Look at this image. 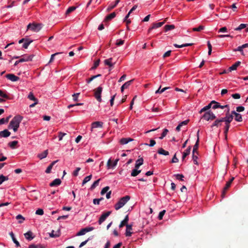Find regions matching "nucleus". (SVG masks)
Returning a JSON list of instances; mask_svg holds the SVG:
<instances>
[{"label":"nucleus","instance_id":"1","mask_svg":"<svg viewBox=\"0 0 248 248\" xmlns=\"http://www.w3.org/2000/svg\"><path fill=\"white\" fill-rule=\"evenodd\" d=\"M23 119V117L18 115L15 116L10 122L9 129H13L14 132H16L19 126V124Z\"/></svg>","mask_w":248,"mask_h":248},{"label":"nucleus","instance_id":"2","mask_svg":"<svg viewBox=\"0 0 248 248\" xmlns=\"http://www.w3.org/2000/svg\"><path fill=\"white\" fill-rule=\"evenodd\" d=\"M130 199V197L128 195L121 198L114 206L115 210H118L123 207Z\"/></svg>","mask_w":248,"mask_h":248},{"label":"nucleus","instance_id":"3","mask_svg":"<svg viewBox=\"0 0 248 248\" xmlns=\"http://www.w3.org/2000/svg\"><path fill=\"white\" fill-rule=\"evenodd\" d=\"M43 25L41 23H30L27 26V30H31L33 31L38 32L42 28Z\"/></svg>","mask_w":248,"mask_h":248},{"label":"nucleus","instance_id":"4","mask_svg":"<svg viewBox=\"0 0 248 248\" xmlns=\"http://www.w3.org/2000/svg\"><path fill=\"white\" fill-rule=\"evenodd\" d=\"M233 116L232 114H230V108H228L225 115V117H222L223 122H225V124H230L232 122Z\"/></svg>","mask_w":248,"mask_h":248},{"label":"nucleus","instance_id":"5","mask_svg":"<svg viewBox=\"0 0 248 248\" xmlns=\"http://www.w3.org/2000/svg\"><path fill=\"white\" fill-rule=\"evenodd\" d=\"M202 118L209 121L210 120H214L216 118V115L211 111H209L205 112L202 116Z\"/></svg>","mask_w":248,"mask_h":248},{"label":"nucleus","instance_id":"6","mask_svg":"<svg viewBox=\"0 0 248 248\" xmlns=\"http://www.w3.org/2000/svg\"><path fill=\"white\" fill-rule=\"evenodd\" d=\"M102 90L103 88L99 86L94 90V97H95L96 100L99 102H101L102 101L101 95L102 92Z\"/></svg>","mask_w":248,"mask_h":248},{"label":"nucleus","instance_id":"7","mask_svg":"<svg viewBox=\"0 0 248 248\" xmlns=\"http://www.w3.org/2000/svg\"><path fill=\"white\" fill-rule=\"evenodd\" d=\"M111 212V211H108L105 213H104L100 217L99 220H98V223L99 224H101L108 217Z\"/></svg>","mask_w":248,"mask_h":248},{"label":"nucleus","instance_id":"8","mask_svg":"<svg viewBox=\"0 0 248 248\" xmlns=\"http://www.w3.org/2000/svg\"><path fill=\"white\" fill-rule=\"evenodd\" d=\"M164 23L165 22L163 21L161 22L153 23L152 26L148 29V32L149 33L152 31V30L161 27L164 24Z\"/></svg>","mask_w":248,"mask_h":248},{"label":"nucleus","instance_id":"9","mask_svg":"<svg viewBox=\"0 0 248 248\" xmlns=\"http://www.w3.org/2000/svg\"><path fill=\"white\" fill-rule=\"evenodd\" d=\"M6 78L12 81H16L19 79V78L15 76L13 74H7L5 76Z\"/></svg>","mask_w":248,"mask_h":248},{"label":"nucleus","instance_id":"10","mask_svg":"<svg viewBox=\"0 0 248 248\" xmlns=\"http://www.w3.org/2000/svg\"><path fill=\"white\" fill-rule=\"evenodd\" d=\"M103 123L102 122H94L92 124L91 130H93V128L103 127Z\"/></svg>","mask_w":248,"mask_h":248},{"label":"nucleus","instance_id":"11","mask_svg":"<svg viewBox=\"0 0 248 248\" xmlns=\"http://www.w3.org/2000/svg\"><path fill=\"white\" fill-rule=\"evenodd\" d=\"M34 55H25L23 57V58L20 59L19 60V62H28V61H31L32 60V58H33Z\"/></svg>","mask_w":248,"mask_h":248},{"label":"nucleus","instance_id":"12","mask_svg":"<svg viewBox=\"0 0 248 248\" xmlns=\"http://www.w3.org/2000/svg\"><path fill=\"white\" fill-rule=\"evenodd\" d=\"M126 229L125 232L126 236H130L132 234V232H131V230H132V225L129 224L126 225Z\"/></svg>","mask_w":248,"mask_h":248},{"label":"nucleus","instance_id":"13","mask_svg":"<svg viewBox=\"0 0 248 248\" xmlns=\"http://www.w3.org/2000/svg\"><path fill=\"white\" fill-rule=\"evenodd\" d=\"M134 139L130 138H122L120 140V143L122 145H124L127 143H128L130 141H133Z\"/></svg>","mask_w":248,"mask_h":248},{"label":"nucleus","instance_id":"14","mask_svg":"<svg viewBox=\"0 0 248 248\" xmlns=\"http://www.w3.org/2000/svg\"><path fill=\"white\" fill-rule=\"evenodd\" d=\"M61 234L60 230L59 229L56 232H55L54 230H52L51 233H49V236L51 237L55 238L60 236Z\"/></svg>","mask_w":248,"mask_h":248},{"label":"nucleus","instance_id":"15","mask_svg":"<svg viewBox=\"0 0 248 248\" xmlns=\"http://www.w3.org/2000/svg\"><path fill=\"white\" fill-rule=\"evenodd\" d=\"M223 122L222 118L219 119H217L211 125V127L213 128L214 126L218 127L222 124V123Z\"/></svg>","mask_w":248,"mask_h":248},{"label":"nucleus","instance_id":"16","mask_svg":"<svg viewBox=\"0 0 248 248\" xmlns=\"http://www.w3.org/2000/svg\"><path fill=\"white\" fill-rule=\"evenodd\" d=\"M11 134V133L7 129H5L0 132V137L7 138L9 137Z\"/></svg>","mask_w":248,"mask_h":248},{"label":"nucleus","instance_id":"17","mask_svg":"<svg viewBox=\"0 0 248 248\" xmlns=\"http://www.w3.org/2000/svg\"><path fill=\"white\" fill-rule=\"evenodd\" d=\"M61 180L60 179L57 178L50 183L49 186L51 187L59 186L61 184Z\"/></svg>","mask_w":248,"mask_h":248},{"label":"nucleus","instance_id":"18","mask_svg":"<svg viewBox=\"0 0 248 248\" xmlns=\"http://www.w3.org/2000/svg\"><path fill=\"white\" fill-rule=\"evenodd\" d=\"M128 220H129L128 216L126 215L124 219L122 221H121V222L120 223V224L119 225V227L120 228H122L124 226H126V225H128L127 224Z\"/></svg>","mask_w":248,"mask_h":248},{"label":"nucleus","instance_id":"19","mask_svg":"<svg viewBox=\"0 0 248 248\" xmlns=\"http://www.w3.org/2000/svg\"><path fill=\"white\" fill-rule=\"evenodd\" d=\"M199 139L198 138V139L197 140L196 143L194 145L192 153L196 154L197 155L198 154V147H199Z\"/></svg>","mask_w":248,"mask_h":248},{"label":"nucleus","instance_id":"20","mask_svg":"<svg viewBox=\"0 0 248 248\" xmlns=\"http://www.w3.org/2000/svg\"><path fill=\"white\" fill-rule=\"evenodd\" d=\"M241 62L240 61H237L234 64L232 65L231 67H229V71H232V70H235L237 69V68L240 65Z\"/></svg>","mask_w":248,"mask_h":248},{"label":"nucleus","instance_id":"21","mask_svg":"<svg viewBox=\"0 0 248 248\" xmlns=\"http://www.w3.org/2000/svg\"><path fill=\"white\" fill-rule=\"evenodd\" d=\"M112 58H110L108 59H106L104 61V63L106 65H107L109 66V67H113L115 62L112 63Z\"/></svg>","mask_w":248,"mask_h":248},{"label":"nucleus","instance_id":"22","mask_svg":"<svg viewBox=\"0 0 248 248\" xmlns=\"http://www.w3.org/2000/svg\"><path fill=\"white\" fill-rule=\"evenodd\" d=\"M9 234H10V236L11 237L13 241L16 244V247H19L20 246V244L18 242V241H17V240L15 237V235H14V233L12 232H10Z\"/></svg>","mask_w":248,"mask_h":248},{"label":"nucleus","instance_id":"23","mask_svg":"<svg viewBox=\"0 0 248 248\" xmlns=\"http://www.w3.org/2000/svg\"><path fill=\"white\" fill-rule=\"evenodd\" d=\"M191 151V147L189 146L186 150L183 153L182 156V160H184L185 158L189 155Z\"/></svg>","mask_w":248,"mask_h":248},{"label":"nucleus","instance_id":"24","mask_svg":"<svg viewBox=\"0 0 248 248\" xmlns=\"http://www.w3.org/2000/svg\"><path fill=\"white\" fill-rule=\"evenodd\" d=\"M116 16V13L115 12H113L112 13H111L110 14L108 15L104 21H109L110 20H111L112 19H113V18H114Z\"/></svg>","mask_w":248,"mask_h":248},{"label":"nucleus","instance_id":"25","mask_svg":"<svg viewBox=\"0 0 248 248\" xmlns=\"http://www.w3.org/2000/svg\"><path fill=\"white\" fill-rule=\"evenodd\" d=\"M58 161V160H56V161H53L48 166V167L47 168V169H46L45 172L46 173H49L51 171V170L53 167V166L54 165V164L57 162Z\"/></svg>","mask_w":248,"mask_h":248},{"label":"nucleus","instance_id":"26","mask_svg":"<svg viewBox=\"0 0 248 248\" xmlns=\"http://www.w3.org/2000/svg\"><path fill=\"white\" fill-rule=\"evenodd\" d=\"M32 233L30 231H29L24 234L25 238L29 241H31L33 238V237L32 236Z\"/></svg>","mask_w":248,"mask_h":248},{"label":"nucleus","instance_id":"27","mask_svg":"<svg viewBox=\"0 0 248 248\" xmlns=\"http://www.w3.org/2000/svg\"><path fill=\"white\" fill-rule=\"evenodd\" d=\"M143 159L142 158H140L138 159L135 164V168L137 169H139V167L143 164Z\"/></svg>","mask_w":248,"mask_h":248},{"label":"nucleus","instance_id":"28","mask_svg":"<svg viewBox=\"0 0 248 248\" xmlns=\"http://www.w3.org/2000/svg\"><path fill=\"white\" fill-rule=\"evenodd\" d=\"M47 154H48V150H45L43 153L39 154L38 155V157L40 159H42L46 157L47 155Z\"/></svg>","mask_w":248,"mask_h":248},{"label":"nucleus","instance_id":"29","mask_svg":"<svg viewBox=\"0 0 248 248\" xmlns=\"http://www.w3.org/2000/svg\"><path fill=\"white\" fill-rule=\"evenodd\" d=\"M231 185V184H230V183H228V182H227V183L225 185V186L224 187L223 191H222V195H221L222 197H224L225 196L226 192L228 190V189L230 187Z\"/></svg>","mask_w":248,"mask_h":248},{"label":"nucleus","instance_id":"30","mask_svg":"<svg viewBox=\"0 0 248 248\" xmlns=\"http://www.w3.org/2000/svg\"><path fill=\"white\" fill-rule=\"evenodd\" d=\"M157 153H158V154H159L160 155H169V152L165 151L162 148H160L158 150Z\"/></svg>","mask_w":248,"mask_h":248},{"label":"nucleus","instance_id":"31","mask_svg":"<svg viewBox=\"0 0 248 248\" xmlns=\"http://www.w3.org/2000/svg\"><path fill=\"white\" fill-rule=\"evenodd\" d=\"M120 1V0H116L114 4H110L109 5L107 8L108 11H110L112 9H113L114 7L116 6V5L118 4V3Z\"/></svg>","mask_w":248,"mask_h":248},{"label":"nucleus","instance_id":"32","mask_svg":"<svg viewBox=\"0 0 248 248\" xmlns=\"http://www.w3.org/2000/svg\"><path fill=\"white\" fill-rule=\"evenodd\" d=\"M193 45V43H186L183 45H179L176 44H174V46L177 48H182L183 47H186L188 46H192Z\"/></svg>","mask_w":248,"mask_h":248},{"label":"nucleus","instance_id":"33","mask_svg":"<svg viewBox=\"0 0 248 248\" xmlns=\"http://www.w3.org/2000/svg\"><path fill=\"white\" fill-rule=\"evenodd\" d=\"M211 107H212V104H211V102L208 105L205 106L202 109H201V110L200 111V113H202V112H203L204 111L208 110L211 108H212Z\"/></svg>","mask_w":248,"mask_h":248},{"label":"nucleus","instance_id":"34","mask_svg":"<svg viewBox=\"0 0 248 248\" xmlns=\"http://www.w3.org/2000/svg\"><path fill=\"white\" fill-rule=\"evenodd\" d=\"M212 104V108L213 109H215L217 108H219V103L218 102H216L215 100H213L211 101Z\"/></svg>","mask_w":248,"mask_h":248},{"label":"nucleus","instance_id":"35","mask_svg":"<svg viewBox=\"0 0 248 248\" xmlns=\"http://www.w3.org/2000/svg\"><path fill=\"white\" fill-rule=\"evenodd\" d=\"M28 98L31 100H32L33 101H37L38 99L35 97L33 93L32 92H30L28 95Z\"/></svg>","mask_w":248,"mask_h":248},{"label":"nucleus","instance_id":"36","mask_svg":"<svg viewBox=\"0 0 248 248\" xmlns=\"http://www.w3.org/2000/svg\"><path fill=\"white\" fill-rule=\"evenodd\" d=\"M138 169L135 168V169L132 170L131 173L132 176H136L139 173H140L141 170H138Z\"/></svg>","mask_w":248,"mask_h":248},{"label":"nucleus","instance_id":"37","mask_svg":"<svg viewBox=\"0 0 248 248\" xmlns=\"http://www.w3.org/2000/svg\"><path fill=\"white\" fill-rule=\"evenodd\" d=\"M100 180V179H99L97 180L96 181H95V182H94V183L91 185V186L90 187V189L91 190H93L97 186H98Z\"/></svg>","mask_w":248,"mask_h":248},{"label":"nucleus","instance_id":"38","mask_svg":"<svg viewBox=\"0 0 248 248\" xmlns=\"http://www.w3.org/2000/svg\"><path fill=\"white\" fill-rule=\"evenodd\" d=\"M174 28L175 26L174 25H166L164 27L165 31H169L174 29Z\"/></svg>","mask_w":248,"mask_h":248},{"label":"nucleus","instance_id":"39","mask_svg":"<svg viewBox=\"0 0 248 248\" xmlns=\"http://www.w3.org/2000/svg\"><path fill=\"white\" fill-rule=\"evenodd\" d=\"M11 116L10 115L7 117L6 118H2L0 119V125L3 124L4 123H7L8 122L9 119L11 118Z\"/></svg>","mask_w":248,"mask_h":248},{"label":"nucleus","instance_id":"40","mask_svg":"<svg viewBox=\"0 0 248 248\" xmlns=\"http://www.w3.org/2000/svg\"><path fill=\"white\" fill-rule=\"evenodd\" d=\"M230 126V124H225L224 132V135H225L226 139H227V133L228 132Z\"/></svg>","mask_w":248,"mask_h":248},{"label":"nucleus","instance_id":"41","mask_svg":"<svg viewBox=\"0 0 248 248\" xmlns=\"http://www.w3.org/2000/svg\"><path fill=\"white\" fill-rule=\"evenodd\" d=\"M234 120L237 122H242L243 120L242 115L240 114L237 113V114H236L235 116H234Z\"/></svg>","mask_w":248,"mask_h":248},{"label":"nucleus","instance_id":"42","mask_svg":"<svg viewBox=\"0 0 248 248\" xmlns=\"http://www.w3.org/2000/svg\"><path fill=\"white\" fill-rule=\"evenodd\" d=\"M76 8H77V7H76V6H71L67 9L65 14L66 15H68L70 13H71V12L75 11L76 9Z\"/></svg>","mask_w":248,"mask_h":248},{"label":"nucleus","instance_id":"43","mask_svg":"<svg viewBox=\"0 0 248 248\" xmlns=\"http://www.w3.org/2000/svg\"><path fill=\"white\" fill-rule=\"evenodd\" d=\"M29 248H46L45 246L38 244V245H34L31 244L30 245L29 247Z\"/></svg>","mask_w":248,"mask_h":248},{"label":"nucleus","instance_id":"44","mask_svg":"<svg viewBox=\"0 0 248 248\" xmlns=\"http://www.w3.org/2000/svg\"><path fill=\"white\" fill-rule=\"evenodd\" d=\"M18 144V141L14 140L8 143L9 146L12 149H15L16 146Z\"/></svg>","mask_w":248,"mask_h":248},{"label":"nucleus","instance_id":"45","mask_svg":"<svg viewBox=\"0 0 248 248\" xmlns=\"http://www.w3.org/2000/svg\"><path fill=\"white\" fill-rule=\"evenodd\" d=\"M92 177V175H90L89 176H86L82 182V186L85 185L86 183H87L88 182L91 180V178Z\"/></svg>","mask_w":248,"mask_h":248},{"label":"nucleus","instance_id":"46","mask_svg":"<svg viewBox=\"0 0 248 248\" xmlns=\"http://www.w3.org/2000/svg\"><path fill=\"white\" fill-rule=\"evenodd\" d=\"M16 219L18 220V223H22L25 220V218L21 215H18L16 216Z\"/></svg>","mask_w":248,"mask_h":248},{"label":"nucleus","instance_id":"47","mask_svg":"<svg viewBox=\"0 0 248 248\" xmlns=\"http://www.w3.org/2000/svg\"><path fill=\"white\" fill-rule=\"evenodd\" d=\"M170 87H165L162 89H161V86H160L159 88L155 91V93H161L164 91H165L166 90L169 89Z\"/></svg>","mask_w":248,"mask_h":248},{"label":"nucleus","instance_id":"48","mask_svg":"<svg viewBox=\"0 0 248 248\" xmlns=\"http://www.w3.org/2000/svg\"><path fill=\"white\" fill-rule=\"evenodd\" d=\"M25 42L23 45V47L26 49L29 46V45L32 42V40L28 41V40H25Z\"/></svg>","mask_w":248,"mask_h":248},{"label":"nucleus","instance_id":"49","mask_svg":"<svg viewBox=\"0 0 248 248\" xmlns=\"http://www.w3.org/2000/svg\"><path fill=\"white\" fill-rule=\"evenodd\" d=\"M174 176L177 180H179L181 181H184L183 178L184 177V176L182 174H176L174 175Z\"/></svg>","mask_w":248,"mask_h":248},{"label":"nucleus","instance_id":"50","mask_svg":"<svg viewBox=\"0 0 248 248\" xmlns=\"http://www.w3.org/2000/svg\"><path fill=\"white\" fill-rule=\"evenodd\" d=\"M134 79L129 80L126 82L124 84H123L124 86L125 89H127L129 86L131 84V83L133 82Z\"/></svg>","mask_w":248,"mask_h":248},{"label":"nucleus","instance_id":"51","mask_svg":"<svg viewBox=\"0 0 248 248\" xmlns=\"http://www.w3.org/2000/svg\"><path fill=\"white\" fill-rule=\"evenodd\" d=\"M247 24H241L237 28L234 29L235 31H240L243 29L247 27Z\"/></svg>","mask_w":248,"mask_h":248},{"label":"nucleus","instance_id":"52","mask_svg":"<svg viewBox=\"0 0 248 248\" xmlns=\"http://www.w3.org/2000/svg\"><path fill=\"white\" fill-rule=\"evenodd\" d=\"M204 29V26L202 25H200L198 28H194L192 29V30L194 31H200Z\"/></svg>","mask_w":248,"mask_h":248},{"label":"nucleus","instance_id":"53","mask_svg":"<svg viewBox=\"0 0 248 248\" xmlns=\"http://www.w3.org/2000/svg\"><path fill=\"white\" fill-rule=\"evenodd\" d=\"M196 154L192 153V159H193L194 163L195 164L197 165L198 164V162H197L198 156Z\"/></svg>","mask_w":248,"mask_h":248},{"label":"nucleus","instance_id":"54","mask_svg":"<svg viewBox=\"0 0 248 248\" xmlns=\"http://www.w3.org/2000/svg\"><path fill=\"white\" fill-rule=\"evenodd\" d=\"M109 189V187L108 186H107L105 187H104L101 191V194L102 195L105 194L106 193H107L108 192V191Z\"/></svg>","mask_w":248,"mask_h":248},{"label":"nucleus","instance_id":"55","mask_svg":"<svg viewBox=\"0 0 248 248\" xmlns=\"http://www.w3.org/2000/svg\"><path fill=\"white\" fill-rule=\"evenodd\" d=\"M0 96L6 99L9 98L8 95L1 90H0Z\"/></svg>","mask_w":248,"mask_h":248},{"label":"nucleus","instance_id":"56","mask_svg":"<svg viewBox=\"0 0 248 248\" xmlns=\"http://www.w3.org/2000/svg\"><path fill=\"white\" fill-rule=\"evenodd\" d=\"M168 130L167 129H164L162 134H161V137H159V139H162L164 137H165L166 135L167 134L168 132Z\"/></svg>","mask_w":248,"mask_h":248},{"label":"nucleus","instance_id":"57","mask_svg":"<svg viewBox=\"0 0 248 248\" xmlns=\"http://www.w3.org/2000/svg\"><path fill=\"white\" fill-rule=\"evenodd\" d=\"M100 63V60L98 59L96 60L94 63L93 66L92 67V69H95L97 68V67L99 65Z\"/></svg>","mask_w":248,"mask_h":248},{"label":"nucleus","instance_id":"58","mask_svg":"<svg viewBox=\"0 0 248 248\" xmlns=\"http://www.w3.org/2000/svg\"><path fill=\"white\" fill-rule=\"evenodd\" d=\"M166 212V211L165 210L161 211L159 214V215H158V218L159 219V220H161L163 218V216L164 215L165 213Z\"/></svg>","mask_w":248,"mask_h":248},{"label":"nucleus","instance_id":"59","mask_svg":"<svg viewBox=\"0 0 248 248\" xmlns=\"http://www.w3.org/2000/svg\"><path fill=\"white\" fill-rule=\"evenodd\" d=\"M150 144H147V143H145V144L146 145H148V146H150V147H153V146H154L155 144V143H156L155 141V140H150Z\"/></svg>","mask_w":248,"mask_h":248},{"label":"nucleus","instance_id":"60","mask_svg":"<svg viewBox=\"0 0 248 248\" xmlns=\"http://www.w3.org/2000/svg\"><path fill=\"white\" fill-rule=\"evenodd\" d=\"M124 40H123L121 39L117 40L116 41V45L118 46L122 45L124 44Z\"/></svg>","mask_w":248,"mask_h":248},{"label":"nucleus","instance_id":"61","mask_svg":"<svg viewBox=\"0 0 248 248\" xmlns=\"http://www.w3.org/2000/svg\"><path fill=\"white\" fill-rule=\"evenodd\" d=\"M35 214L39 215H43L44 214V211L42 209H38L36 211Z\"/></svg>","mask_w":248,"mask_h":248},{"label":"nucleus","instance_id":"62","mask_svg":"<svg viewBox=\"0 0 248 248\" xmlns=\"http://www.w3.org/2000/svg\"><path fill=\"white\" fill-rule=\"evenodd\" d=\"M86 233L85 232V230L83 229H82L79 232H78L77 234V236H80V235H84Z\"/></svg>","mask_w":248,"mask_h":248},{"label":"nucleus","instance_id":"63","mask_svg":"<svg viewBox=\"0 0 248 248\" xmlns=\"http://www.w3.org/2000/svg\"><path fill=\"white\" fill-rule=\"evenodd\" d=\"M66 135V133H62V132H60L59 133V135H58V137H59V140H62V138L64 136H65Z\"/></svg>","mask_w":248,"mask_h":248},{"label":"nucleus","instance_id":"64","mask_svg":"<svg viewBox=\"0 0 248 248\" xmlns=\"http://www.w3.org/2000/svg\"><path fill=\"white\" fill-rule=\"evenodd\" d=\"M80 170V168L78 167L76 168V170L73 172V175L74 176H77L78 174V171Z\"/></svg>","mask_w":248,"mask_h":248}]
</instances>
